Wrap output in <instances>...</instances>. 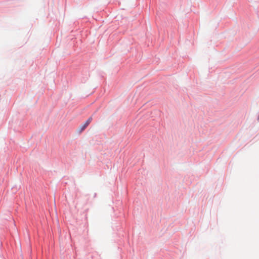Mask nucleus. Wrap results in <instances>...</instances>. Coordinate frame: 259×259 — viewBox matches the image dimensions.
<instances>
[{
  "label": "nucleus",
  "mask_w": 259,
  "mask_h": 259,
  "mask_svg": "<svg viewBox=\"0 0 259 259\" xmlns=\"http://www.w3.org/2000/svg\"><path fill=\"white\" fill-rule=\"evenodd\" d=\"M92 120V117H90L88 118V119L82 125H81L79 126V130L80 132L83 131L88 126V125L91 122Z\"/></svg>",
  "instance_id": "nucleus-1"
}]
</instances>
